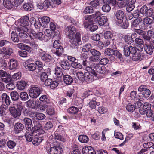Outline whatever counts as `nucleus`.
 Instances as JSON below:
<instances>
[{"instance_id":"obj_1","label":"nucleus","mask_w":154,"mask_h":154,"mask_svg":"<svg viewBox=\"0 0 154 154\" xmlns=\"http://www.w3.org/2000/svg\"><path fill=\"white\" fill-rule=\"evenodd\" d=\"M29 17L28 16L26 15L22 17L20 20L19 24L21 26L20 27H17L16 29L17 32L23 31L27 32L29 30L27 26L29 25Z\"/></svg>"},{"instance_id":"obj_2","label":"nucleus","mask_w":154,"mask_h":154,"mask_svg":"<svg viewBox=\"0 0 154 154\" xmlns=\"http://www.w3.org/2000/svg\"><path fill=\"white\" fill-rule=\"evenodd\" d=\"M121 49L123 50L124 55L127 57L129 56L130 54H134L137 52L135 47L131 45L128 46L126 44L122 45Z\"/></svg>"},{"instance_id":"obj_3","label":"nucleus","mask_w":154,"mask_h":154,"mask_svg":"<svg viewBox=\"0 0 154 154\" xmlns=\"http://www.w3.org/2000/svg\"><path fill=\"white\" fill-rule=\"evenodd\" d=\"M85 80L89 82L95 80L98 77V75L94 71V70L91 68L89 71L85 72Z\"/></svg>"},{"instance_id":"obj_4","label":"nucleus","mask_w":154,"mask_h":154,"mask_svg":"<svg viewBox=\"0 0 154 154\" xmlns=\"http://www.w3.org/2000/svg\"><path fill=\"white\" fill-rule=\"evenodd\" d=\"M91 67L94 70V71L97 74H106L107 70L106 68L104 66H102L99 64L95 63L91 65Z\"/></svg>"},{"instance_id":"obj_5","label":"nucleus","mask_w":154,"mask_h":154,"mask_svg":"<svg viewBox=\"0 0 154 154\" xmlns=\"http://www.w3.org/2000/svg\"><path fill=\"white\" fill-rule=\"evenodd\" d=\"M71 39L70 42L71 43V46L74 48H77L78 45L82 44L81 40L80 34L79 33H76L75 36Z\"/></svg>"},{"instance_id":"obj_6","label":"nucleus","mask_w":154,"mask_h":154,"mask_svg":"<svg viewBox=\"0 0 154 154\" xmlns=\"http://www.w3.org/2000/svg\"><path fill=\"white\" fill-rule=\"evenodd\" d=\"M41 88L37 87H33L29 90V94L32 98H36L38 97L42 92Z\"/></svg>"},{"instance_id":"obj_7","label":"nucleus","mask_w":154,"mask_h":154,"mask_svg":"<svg viewBox=\"0 0 154 154\" xmlns=\"http://www.w3.org/2000/svg\"><path fill=\"white\" fill-rule=\"evenodd\" d=\"M76 32V29L74 26H69L67 27L65 33L69 38H72L75 36Z\"/></svg>"},{"instance_id":"obj_8","label":"nucleus","mask_w":154,"mask_h":154,"mask_svg":"<svg viewBox=\"0 0 154 154\" xmlns=\"http://www.w3.org/2000/svg\"><path fill=\"white\" fill-rule=\"evenodd\" d=\"M138 91L140 92H142L143 95L146 99L149 97L151 94L150 91L147 88L146 85H141L138 88Z\"/></svg>"},{"instance_id":"obj_9","label":"nucleus","mask_w":154,"mask_h":154,"mask_svg":"<svg viewBox=\"0 0 154 154\" xmlns=\"http://www.w3.org/2000/svg\"><path fill=\"white\" fill-rule=\"evenodd\" d=\"M91 21V20L85 19L84 25L85 28H87L91 32H93L97 29L98 27L97 25L93 24Z\"/></svg>"},{"instance_id":"obj_10","label":"nucleus","mask_w":154,"mask_h":154,"mask_svg":"<svg viewBox=\"0 0 154 154\" xmlns=\"http://www.w3.org/2000/svg\"><path fill=\"white\" fill-rule=\"evenodd\" d=\"M63 152V149L61 146L54 144V146L50 148L48 153V154H61Z\"/></svg>"},{"instance_id":"obj_11","label":"nucleus","mask_w":154,"mask_h":154,"mask_svg":"<svg viewBox=\"0 0 154 154\" xmlns=\"http://www.w3.org/2000/svg\"><path fill=\"white\" fill-rule=\"evenodd\" d=\"M41 121H35L33 122L34 126L33 127V128L32 130L33 132L37 133L38 132L39 134V133H43V131L42 130V127L41 124Z\"/></svg>"},{"instance_id":"obj_12","label":"nucleus","mask_w":154,"mask_h":154,"mask_svg":"<svg viewBox=\"0 0 154 154\" xmlns=\"http://www.w3.org/2000/svg\"><path fill=\"white\" fill-rule=\"evenodd\" d=\"M9 111L11 116L14 118L18 119L21 114V110L14 106L10 107Z\"/></svg>"},{"instance_id":"obj_13","label":"nucleus","mask_w":154,"mask_h":154,"mask_svg":"<svg viewBox=\"0 0 154 154\" xmlns=\"http://www.w3.org/2000/svg\"><path fill=\"white\" fill-rule=\"evenodd\" d=\"M23 122L27 130L30 131L33 129V125L31 119L29 118L25 117L23 119Z\"/></svg>"},{"instance_id":"obj_14","label":"nucleus","mask_w":154,"mask_h":154,"mask_svg":"<svg viewBox=\"0 0 154 154\" xmlns=\"http://www.w3.org/2000/svg\"><path fill=\"white\" fill-rule=\"evenodd\" d=\"M115 51L112 49L108 48L105 50L104 54L106 55L109 56L111 60L114 61L116 59L114 56Z\"/></svg>"},{"instance_id":"obj_15","label":"nucleus","mask_w":154,"mask_h":154,"mask_svg":"<svg viewBox=\"0 0 154 154\" xmlns=\"http://www.w3.org/2000/svg\"><path fill=\"white\" fill-rule=\"evenodd\" d=\"M102 15V14L100 11H97L91 15L85 17V19L86 20H91V19L94 18L95 21V20H98V19Z\"/></svg>"},{"instance_id":"obj_16","label":"nucleus","mask_w":154,"mask_h":154,"mask_svg":"<svg viewBox=\"0 0 154 154\" xmlns=\"http://www.w3.org/2000/svg\"><path fill=\"white\" fill-rule=\"evenodd\" d=\"M23 125L20 122L16 123L14 126V130L16 134L20 133L24 128Z\"/></svg>"},{"instance_id":"obj_17","label":"nucleus","mask_w":154,"mask_h":154,"mask_svg":"<svg viewBox=\"0 0 154 154\" xmlns=\"http://www.w3.org/2000/svg\"><path fill=\"white\" fill-rule=\"evenodd\" d=\"M44 140V137L42 136L36 135L34 137L32 141V143L35 146H38L40 143Z\"/></svg>"},{"instance_id":"obj_18","label":"nucleus","mask_w":154,"mask_h":154,"mask_svg":"<svg viewBox=\"0 0 154 154\" xmlns=\"http://www.w3.org/2000/svg\"><path fill=\"white\" fill-rule=\"evenodd\" d=\"M136 34L133 33L130 36L128 35H126L124 36V39L126 43L128 44H131L134 42L133 38L135 37Z\"/></svg>"},{"instance_id":"obj_19","label":"nucleus","mask_w":154,"mask_h":154,"mask_svg":"<svg viewBox=\"0 0 154 154\" xmlns=\"http://www.w3.org/2000/svg\"><path fill=\"white\" fill-rule=\"evenodd\" d=\"M60 64L61 67L65 70H69L70 68L71 64L67 60H61L60 62Z\"/></svg>"},{"instance_id":"obj_20","label":"nucleus","mask_w":154,"mask_h":154,"mask_svg":"<svg viewBox=\"0 0 154 154\" xmlns=\"http://www.w3.org/2000/svg\"><path fill=\"white\" fill-rule=\"evenodd\" d=\"M32 34L35 38L38 39L41 41H47V39L45 38V35L42 32H35L32 33Z\"/></svg>"},{"instance_id":"obj_21","label":"nucleus","mask_w":154,"mask_h":154,"mask_svg":"<svg viewBox=\"0 0 154 154\" xmlns=\"http://www.w3.org/2000/svg\"><path fill=\"white\" fill-rule=\"evenodd\" d=\"M108 20L107 17L106 16H102L98 19V20H95V22L99 25L102 26L105 24Z\"/></svg>"},{"instance_id":"obj_22","label":"nucleus","mask_w":154,"mask_h":154,"mask_svg":"<svg viewBox=\"0 0 154 154\" xmlns=\"http://www.w3.org/2000/svg\"><path fill=\"white\" fill-rule=\"evenodd\" d=\"M35 132H33L32 130L31 131H28V132L26 131L25 134V137L26 140L27 141L29 142H32L33 138V134H35Z\"/></svg>"},{"instance_id":"obj_23","label":"nucleus","mask_w":154,"mask_h":154,"mask_svg":"<svg viewBox=\"0 0 154 154\" xmlns=\"http://www.w3.org/2000/svg\"><path fill=\"white\" fill-rule=\"evenodd\" d=\"M1 97L3 102H5L6 105L8 106L10 105L11 101L9 96L6 93H3Z\"/></svg>"},{"instance_id":"obj_24","label":"nucleus","mask_w":154,"mask_h":154,"mask_svg":"<svg viewBox=\"0 0 154 154\" xmlns=\"http://www.w3.org/2000/svg\"><path fill=\"white\" fill-rule=\"evenodd\" d=\"M63 79L64 82L67 85H70L73 82V79L72 77L69 75H63Z\"/></svg>"},{"instance_id":"obj_25","label":"nucleus","mask_w":154,"mask_h":154,"mask_svg":"<svg viewBox=\"0 0 154 154\" xmlns=\"http://www.w3.org/2000/svg\"><path fill=\"white\" fill-rule=\"evenodd\" d=\"M96 99L94 97L89 102L88 105L90 108L94 109L96 108L97 106H98L100 104V103L97 102L96 101Z\"/></svg>"},{"instance_id":"obj_26","label":"nucleus","mask_w":154,"mask_h":154,"mask_svg":"<svg viewBox=\"0 0 154 154\" xmlns=\"http://www.w3.org/2000/svg\"><path fill=\"white\" fill-rule=\"evenodd\" d=\"M52 51L53 53L56 54L58 57H60L62 55L63 53L64 50L63 47H60V48H53Z\"/></svg>"},{"instance_id":"obj_27","label":"nucleus","mask_w":154,"mask_h":154,"mask_svg":"<svg viewBox=\"0 0 154 154\" xmlns=\"http://www.w3.org/2000/svg\"><path fill=\"white\" fill-rule=\"evenodd\" d=\"M10 64L9 68L11 70L17 68L18 65V62L13 59L10 60Z\"/></svg>"},{"instance_id":"obj_28","label":"nucleus","mask_w":154,"mask_h":154,"mask_svg":"<svg viewBox=\"0 0 154 154\" xmlns=\"http://www.w3.org/2000/svg\"><path fill=\"white\" fill-rule=\"evenodd\" d=\"M27 86V84L25 81H20L17 82V86L19 90H23Z\"/></svg>"},{"instance_id":"obj_29","label":"nucleus","mask_w":154,"mask_h":154,"mask_svg":"<svg viewBox=\"0 0 154 154\" xmlns=\"http://www.w3.org/2000/svg\"><path fill=\"white\" fill-rule=\"evenodd\" d=\"M50 19L47 16H43L41 18V23L42 24L43 27H47L48 24L49 23Z\"/></svg>"},{"instance_id":"obj_30","label":"nucleus","mask_w":154,"mask_h":154,"mask_svg":"<svg viewBox=\"0 0 154 154\" xmlns=\"http://www.w3.org/2000/svg\"><path fill=\"white\" fill-rule=\"evenodd\" d=\"M144 48L146 52L150 55L152 54L153 51V48L149 45L145 44L144 45Z\"/></svg>"},{"instance_id":"obj_31","label":"nucleus","mask_w":154,"mask_h":154,"mask_svg":"<svg viewBox=\"0 0 154 154\" xmlns=\"http://www.w3.org/2000/svg\"><path fill=\"white\" fill-rule=\"evenodd\" d=\"M2 52L6 55H10L13 52V50L11 48L4 47L2 48Z\"/></svg>"},{"instance_id":"obj_32","label":"nucleus","mask_w":154,"mask_h":154,"mask_svg":"<svg viewBox=\"0 0 154 154\" xmlns=\"http://www.w3.org/2000/svg\"><path fill=\"white\" fill-rule=\"evenodd\" d=\"M142 21L141 18L139 17L137 19L133 20L132 21L131 23V26L132 28H137L139 23Z\"/></svg>"},{"instance_id":"obj_33","label":"nucleus","mask_w":154,"mask_h":154,"mask_svg":"<svg viewBox=\"0 0 154 154\" xmlns=\"http://www.w3.org/2000/svg\"><path fill=\"white\" fill-rule=\"evenodd\" d=\"M10 95L12 100L13 101H17L19 99V95L16 91L11 92Z\"/></svg>"},{"instance_id":"obj_34","label":"nucleus","mask_w":154,"mask_h":154,"mask_svg":"<svg viewBox=\"0 0 154 154\" xmlns=\"http://www.w3.org/2000/svg\"><path fill=\"white\" fill-rule=\"evenodd\" d=\"M115 15L116 18L120 20L123 19L125 17L124 12L121 10L117 11L116 12Z\"/></svg>"},{"instance_id":"obj_35","label":"nucleus","mask_w":154,"mask_h":154,"mask_svg":"<svg viewBox=\"0 0 154 154\" xmlns=\"http://www.w3.org/2000/svg\"><path fill=\"white\" fill-rule=\"evenodd\" d=\"M50 27L51 29L54 32V35H57L60 34V32L57 29L56 25L53 22L50 23Z\"/></svg>"},{"instance_id":"obj_36","label":"nucleus","mask_w":154,"mask_h":154,"mask_svg":"<svg viewBox=\"0 0 154 154\" xmlns=\"http://www.w3.org/2000/svg\"><path fill=\"white\" fill-rule=\"evenodd\" d=\"M78 140L80 142L83 143H86L89 140L88 137L85 135H79L78 137Z\"/></svg>"},{"instance_id":"obj_37","label":"nucleus","mask_w":154,"mask_h":154,"mask_svg":"<svg viewBox=\"0 0 154 154\" xmlns=\"http://www.w3.org/2000/svg\"><path fill=\"white\" fill-rule=\"evenodd\" d=\"M11 40L15 43L19 42V39L17 34L14 31H12L11 35Z\"/></svg>"},{"instance_id":"obj_38","label":"nucleus","mask_w":154,"mask_h":154,"mask_svg":"<svg viewBox=\"0 0 154 154\" xmlns=\"http://www.w3.org/2000/svg\"><path fill=\"white\" fill-rule=\"evenodd\" d=\"M82 152L83 154H96L95 151L93 149H89L88 148H83Z\"/></svg>"},{"instance_id":"obj_39","label":"nucleus","mask_w":154,"mask_h":154,"mask_svg":"<svg viewBox=\"0 0 154 154\" xmlns=\"http://www.w3.org/2000/svg\"><path fill=\"white\" fill-rule=\"evenodd\" d=\"M51 56L48 54L45 53L41 56L42 60L46 62H49L51 60Z\"/></svg>"},{"instance_id":"obj_40","label":"nucleus","mask_w":154,"mask_h":154,"mask_svg":"<svg viewBox=\"0 0 154 154\" xmlns=\"http://www.w3.org/2000/svg\"><path fill=\"white\" fill-rule=\"evenodd\" d=\"M23 7L25 10L27 11H30L33 8L32 4L29 2L24 4L23 5Z\"/></svg>"},{"instance_id":"obj_41","label":"nucleus","mask_w":154,"mask_h":154,"mask_svg":"<svg viewBox=\"0 0 154 154\" xmlns=\"http://www.w3.org/2000/svg\"><path fill=\"white\" fill-rule=\"evenodd\" d=\"M28 106L32 109H34L38 106V104L36 103L35 101L29 100L27 102Z\"/></svg>"},{"instance_id":"obj_42","label":"nucleus","mask_w":154,"mask_h":154,"mask_svg":"<svg viewBox=\"0 0 154 154\" xmlns=\"http://www.w3.org/2000/svg\"><path fill=\"white\" fill-rule=\"evenodd\" d=\"M79 109L76 107L72 106L67 109V112L71 114H76L78 112Z\"/></svg>"},{"instance_id":"obj_43","label":"nucleus","mask_w":154,"mask_h":154,"mask_svg":"<svg viewBox=\"0 0 154 154\" xmlns=\"http://www.w3.org/2000/svg\"><path fill=\"white\" fill-rule=\"evenodd\" d=\"M3 4L4 7L8 9L11 8L13 5L10 1L9 0H4Z\"/></svg>"},{"instance_id":"obj_44","label":"nucleus","mask_w":154,"mask_h":154,"mask_svg":"<svg viewBox=\"0 0 154 154\" xmlns=\"http://www.w3.org/2000/svg\"><path fill=\"white\" fill-rule=\"evenodd\" d=\"M21 99V100L24 101L27 100L29 98L26 92H21L19 95Z\"/></svg>"},{"instance_id":"obj_45","label":"nucleus","mask_w":154,"mask_h":154,"mask_svg":"<svg viewBox=\"0 0 154 154\" xmlns=\"http://www.w3.org/2000/svg\"><path fill=\"white\" fill-rule=\"evenodd\" d=\"M90 52L92 56L98 58H100V56H101V54L99 51L94 49H91Z\"/></svg>"},{"instance_id":"obj_46","label":"nucleus","mask_w":154,"mask_h":154,"mask_svg":"<svg viewBox=\"0 0 154 154\" xmlns=\"http://www.w3.org/2000/svg\"><path fill=\"white\" fill-rule=\"evenodd\" d=\"M130 0H122L121 2H117V6L120 8H123L126 6Z\"/></svg>"},{"instance_id":"obj_47","label":"nucleus","mask_w":154,"mask_h":154,"mask_svg":"<svg viewBox=\"0 0 154 154\" xmlns=\"http://www.w3.org/2000/svg\"><path fill=\"white\" fill-rule=\"evenodd\" d=\"M39 100L45 104H47L50 102L48 97L46 95H43L40 97Z\"/></svg>"},{"instance_id":"obj_48","label":"nucleus","mask_w":154,"mask_h":154,"mask_svg":"<svg viewBox=\"0 0 154 154\" xmlns=\"http://www.w3.org/2000/svg\"><path fill=\"white\" fill-rule=\"evenodd\" d=\"M71 66L73 68L77 69H81L82 67V65L81 63L76 61L72 63H71Z\"/></svg>"},{"instance_id":"obj_49","label":"nucleus","mask_w":154,"mask_h":154,"mask_svg":"<svg viewBox=\"0 0 154 154\" xmlns=\"http://www.w3.org/2000/svg\"><path fill=\"white\" fill-rule=\"evenodd\" d=\"M1 79L3 82L7 83L11 82V76L8 73L4 77L1 78Z\"/></svg>"},{"instance_id":"obj_50","label":"nucleus","mask_w":154,"mask_h":154,"mask_svg":"<svg viewBox=\"0 0 154 154\" xmlns=\"http://www.w3.org/2000/svg\"><path fill=\"white\" fill-rule=\"evenodd\" d=\"M7 146L10 149H13L14 148L16 145V143L12 140H9L6 143Z\"/></svg>"},{"instance_id":"obj_51","label":"nucleus","mask_w":154,"mask_h":154,"mask_svg":"<svg viewBox=\"0 0 154 154\" xmlns=\"http://www.w3.org/2000/svg\"><path fill=\"white\" fill-rule=\"evenodd\" d=\"M52 32L49 29H46L45 31V38L47 39V41L49 40L52 36Z\"/></svg>"},{"instance_id":"obj_52","label":"nucleus","mask_w":154,"mask_h":154,"mask_svg":"<svg viewBox=\"0 0 154 154\" xmlns=\"http://www.w3.org/2000/svg\"><path fill=\"white\" fill-rule=\"evenodd\" d=\"M55 74L59 77L62 76L63 75L62 69L58 66L56 67L55 68Z\"/></svg>"},{"instance_id":"obj_53","label":"nucleus","mask_w":154,"mask_h":154,"mask_svg":"<svg viewBox=\"0 0 154 154\" xmlns=\"http://www.w3.org/2000/svg\"><path fill=\"white\" fill-rule=\"evenodd\" d=\"M126 108L128 112H133L135 110L136 108L135 107V106H134V105H132L129 103L126 106Z\"/></svg>"},{"instance_id":"obj_54","label":"nucleus","mask_w":154,"mask_h":154,"mask_svg":"<svg viewBox=\"0 0 154 154\" xmlns=\"http://www.w3.org/2000/svg\"><path fill=\"white\" fill-rule=\"evenodd\" d=\"M100 0H93L91 1L90 3V5L92 8H96L100 5Z\"/></svg>"},{"instance_id":"obj_55","label":"nucleus","mask_w":154,"mask_h":154,"mask_svg":"<svg viewBox=\"0 0 154 154\" xmlns=\"http://www.w3.org/2000/svg\"><path fill=\"white\" fill-rule=\"evenodd\" d=\"M132 57V58L133 60L137 61L138 60L140 61L142 60L141 58V54L140 53H136L134 54Z\"/></svg>"},{"instance_id":"obj_56","label":"nucleus","mask_w":154,"mask_h":154,"mask_svg":"<svg viewBox=\"0 0 154 154\" xmlns=\"http://www.w3.org/2000/svg\"><path fill=\"white\" fill-rule=\"evenodd\" d=\"M46 112L47 114L49 115H52L54 114L55 111L54 107L52 106H47Z\"/></svg>"},{"instance_id":"obj_57","label":"nucleus","mask_w":154,"mask_h":154,"mask_svg":"<svg viewBox=\"0 0 154 154\" xmlns=\"http://www.w3.org/2000/svg\"><path fill=\"white\" fill-rule=\"evenodd\" d=\"M76 76L78 79L82 81H84L85 80V73H83L81 72H78L76 73Z\"/></svg>"},{"instance_id":"obj_58","label":"nucleus","mask_w":154,"mask_h":154,"mask_svg":"<svg viewBox=\"0 0 154 154\" xmlns=\"http://www.w3.org/2000/svg\"><path fill=\"white\" fill-rule=\"evenodd\" d=\"M37 112H29V116L32 119L33 122L37 120Z\"/></svg>"},{"instance_id":"obj_59","label":"nucleus","mask_w":154,"mask_h":154,"mask_svg":"<svg viewBox=\"0 0 154 154\" xmlns=\"http://www.w3.org/2000/svg\"><path fill=\"white\" fill-rule=\"evenodd\" d=\"M94 9L91 6L86 7L84 11V13L86 14L92 13L93 12Z\"/></svg>"},{"instance_id":"obj_60","label":"nucleus","mask_w":154,"mask_h":154,"mask_svg":"<svg viewBox=\"0 0 154 154\" xmlns=\"http://www.w3.org/2000/svg\"><path fill=\"white\" fill-rule=\"evenodd\" d=\"M91 48V45L90 44H86L83 46L82 51L83 52H88L90 51Z\"/></svg>"},{"instance_id":"obj_61","label":"nucleus","mask_w":154,"mask_h":154,"mask_svg":"<svg viewBox=\"0 0 154 154\" xmlns=\"http://www.w3.org/2000/svg\"><path fill=\"white\" fill-rule=\"evenodd\" d=\"M102 11L105 12H109L111 9V7L109 4H104L102 7Z\"/></svg>"},{"instance_id":"obj_62","label":"nucleus","mask_w":154,"mask_h":154,"mask_svg":"<svg viewBox=\"0 0 154 154\" xmlns=\"http://www.w3.org/2000/svg\"><path fill=\"white\" fill-rule=\"evenodd\" d=\"M104 35L106 39H109L113 36V34L111 31H107L105 32Z\"/></svg>"},{"instance_id":"obj_63","label":"nucleus","mask_w":154,"mask_h":154,"mask_svg":"<svg viewBox=\"0 0 154 154\" xmlns=\"http://www.w3.org/2000/svg\"><path fill=\"white\" fill-rule=\"evenodd\" d=\"M27 67L26 68L28 69L29 71H33L35 70L36 68V66L35 64L31 63L27 65Z\"/></svg>"},{"instance_id":"obj_64","label":"nucleus","mask_w":154,"mask_h":154,"mask_svg":"<svg viewBox=\"0 0 154 154\" xmlns=\"http://www.w3.org/2000/svg\"><path fill=\"white\" fill-rule=\"evenodd\" d=\"M53 123L51 122H47L45 124L44 128L45 130H50L53 127Z\"/></svg>"}]
</instances>
